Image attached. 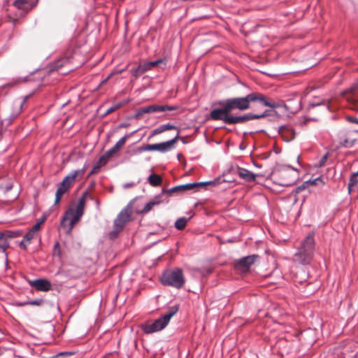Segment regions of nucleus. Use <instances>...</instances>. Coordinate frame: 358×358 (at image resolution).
<instances>
[{
    "label": "nucleus",
    "instance_id": "nucleus-40",
    "mask_svg": "<svg viewBox=\"0 0 358 358\" xmlns=\"http://www.w3.org/2000/svg\"><path fill=\"white\" fill-rule=\"evenodd\" d=\"M271 112L272 111L270 110H266L264 113H262L261 114L255 115V117H256V119H261V118L269 116L271 115Z\"/></svg>",
    "mask_w": 358,
    "mask_h": 358
},
{
    "label": "nucleus",
    "instance_id": "nucleus-49",
    "mask_svg": "<svg viewBox=\"0 0 358 358\" xmlns=\"http://www.w3.org/2000/svg\"><path fill=\"white\" fill-rule=\"evenodd\" d=\"M96 204L99 206V200H96Z\"/></svg>",
    "mask_w": 358,
    "mask_h": 358
},
{
    "label": "nucleus",
    "instance_id": "nucleus-36",
    "mask_svg": "<svg viewBox=\"0 0 358 358\" xmlns=\"http://www.w3.org/2000/svg\"><path fill=\"white\" fill-rule=\"evenodd\" d=\"M162 59H157L156 61H152V62H145L149 71L151 70L153 67L155 66H157L159 64L162 63Z\"/></svg>",
    "mask_w": 358,
    "mask_h": 358
},
{
    "label": "nucleus",
    "instance_id": "nucleus-32",
    "mask_svg": "<svg viewBox=\"0 0 358 358\" xmlns=\"http://www.w3.org/2000/svg\"><path fill=\"white\" fill-rule=\"evenodd\" d=\"M52 255L55 257H60L61 256V249L60 245L59 242H56L54 245Z\"/></svg>",
    "mask_w": 358,
    "mask_h": 358
},
{
    "label": "nucleus",
    "instance_id": "nucleus-33",
    "mask_svg": "<svg viewBox=\"0 0 358 358\" xmlns=\"http://www.w3.org/2000/svg\"><path fill=\"white\" fill-rule=\"evenodd\" d=\"M68 189V187H66V186H63L62 183H60L58 186L56 194L59 196H62Z\"/></svg>",
    "mask_w": 358,
    "mask_h": 358
},
{
    "label": "nucleus",
    "instance_id": "nucleus-15",
    "mask_svg": "<svg viewBox=\"0 0 358 358\" xmlns=\"http://www.w3.org/2000/svg\"><path fill=\"white\" fill-rule=\"evenodd\" d=\"M129 137V135H125L124 136L121 138L113 148L107 150L105 152V154L100 157L99 161H106L108 159L111 157L115 153L118 152L119 150L125 144L126 141Z\"/></svg>",
    "mask_w": 358,
    "mask_h": 358
},
{
    "label": "nucleus",
    "instance_id": "nucleus-10",
    "mask_svg": "<svg viewBox=\"0 0 358 358\" xmlns=\"http://www.w3.org/2000/svg\"><path fill=\"white\" fill-rule=\"evenodd\" d=\"M245 99L248 101V105H250V102L259 101L261 102L264 106H268L272 108H276L279 107V104L276 102L271 101L266 98L261 93H250L246 95Z\"/></svg>",
    "mask_w": 358,
    "mask_h": 358
},
{
    "label": "nucleus",
    "instance_id": "nucleus-43",
    "mask_svg": "<svg viewBox=\"0 0 358 358\" xmlns=\"http://www.w3.org/2000/svg\"><path fill=\"white\" fill-rule=\"evenodd\" d=\"M16 305L19 307H22L24 306H28V301H24V302H17L16 303Z\"/></svg>",
    "mask_w": 358,
    "mask_h": 358
},
{
    "label": "nucleus",
    "instance_id": "nucleus-5",
    "mask_svg": "<svg viewBox=\"0 0 358 358\" xmlns=\"http://www.w3.org/2000/svg\"><path fill=\"white\" fill-rule=\"evenodd\" d=\"M160 281L164 285L180 289L183 287L185 278L182 269L175 268L164 271L160 278Z\"/></svg>",
    "mask_w": 358,
    "mask_h": 358
},
{
    "label": "nucleus",
    "instance_id": "nucleus-44",
    "mask_svg": "<svg viewBox=\"0 0 358 358\" xmlns=\"http://www.w3.org/2000/svg\"><path fill=\"white\" fill-rule=\"evenodd\" d=\"M62 196H59L57 195V194H55V204H57L60 199H61Z\"/></svg>",
    "mask_w": 358,
    "mask_h": 358
},
{
    "label": "nucleus",
    "instance_id": "nucleus-27",
    "mask_svg": "<svg viewBox=\"0 0 358 358\" xmlns=\"http://www.w3.org/2000/svg\"><path fill=\"white\" fill-rule=\"evenodd\" d=\"M127 103H128V101L125 100L122 102H120V103L113 104L112 106H110V108H108L106 110V111L104 113V115H108L112 113L113 112L117 110V109H119L120 108H121L122 106H124V104H126Z\"/></svg>",
    "mask_w": 358,
    "mask_h": 358
},
{
    "label": "nucleus",
    "instance_id": "nucleus-31",
    "mask_svg": "<svg viewBox=\"0 0 358 358\" xmlns=\"http://www.w3.org/2000/svg\"><path fill=\"white\" fill-rule=\"evenodd\" d=\"M4 236H6L8 238H13L18 237L21 235V232L20 231H5L3 232Z\"/></svg>",
    "mask_w": 358,
    "mask_h": 358
},
{
    "label": "nucleus",
    "instance_id": "nucleus-16",
    "mask_svg": "<svg viewBox=\"0 0 358 358\" xmlns=\"http://www.w3.org/2000/svg\"><path fill=\"white\" fill-rule=\"evenodd\" d=\"M29 284L31 287H35L38 291L48 292L51 289V282L47 279H36L29 280Z\"/></svg>",
    "mask_w": 358,
    "mask_h": 358
},
{
    "label": "nucleus",
    "instance_id": "nucleus-28",
    "mask_svg": "<svg viewBox=\"0 0 358 358\" xmlns=\"http://www.w3.org/2000/svg\"><path fill=\"white\" fill-rule=\"evenodd\" d=\"M148 181L152 186H158L162 182V178L157 174H152L148 177Z\"/></svg>",
    "mask_w": 358,
    "mask_h": 358
},
{
    "label": "nucleus",
    "instance_id": "nucleus-30",
    "mask_svg": "<svg viewBox=\"0 0 358 358\" xmlns=\"http://www.w3.org/2000/svg\"><path fill=\"white\" fill-rule=\"evenodd\" d=\"M160 203V201H158V200H154V201H150L149 203H146V205L144 206L142 212L144 213H148L150 210H151V209L152 208V207L155 205H158Z\"/></svg>",
    "mask_w": 358,
    "mask_h": 358
},
{
    "label": "nucleus",
    "instance_id": "nucleus-29",
    "mask_svg": "<svg viewBox=\"0 0 358 358\" xmlns=\"http://www.w3.org/2000/svg\"><path fill=\"white\" fill-rule=\"evenodd\" d=\"M8 238L3 233L0 234V249L5 252L8 246Z\"/></svg>",
    "mask_w": 358,
    "mask_h": 358
},
{
    "label": "nucleus",
    "instance_id": "nucleus-11",
    "mask_svg": "<svg viewBox=\"0 0 358 358\" xmlns=\"http://www.w3.org/2000/svg\"><path fill=\"white\" fill-rule=\"evenodd\" d=\"M257 258L258 256L255 255L242 257L234 262V267L241 272H246Z\"/></svg>",
    "mask_w": 358,
    "mask_h": 358
},
{
    "label": "nucleus",
    "instance_id": "nucleus-38",
    "mask_svg": "<svg viewBox=\"0 0 358 358\" xmlns=\"http://www.w3.org/2000/svg\"><path fill=\"white\" fill-rule=\"evenodd\" d=\"M328 154H326L318 161V162L315 164V166L317 168L323 166L326 164Z\"/></svg>",
    "mask_w": 358,
    "mask_h": 358
},
{
    "label": "nucleus",
    "instance_id": "nucleus-6",
    "mask_svg": "<svg viewBox=\"0 0 358 358\" xmlns=\"http://www.w3.org/2000/svg\"><path fill=\"white\" fill-rule=\"evenodd\" d=\"M178 136L160 143L148 144L140 148L141 151H159L160 152H166L170 151L174 148Z\"/></svg>",
    "mask_w": 358,
    "mask_h": 358
},
{
    "label": "nucleus",
    "instance_id": "nucleus-46",
    "mask_svg": "<svg viewBox=\"0 0 358 358\" xmlns=\"http://www.w3.org/2000/svg\"><path fill=\"white\" fill-rule=\"evenodd\" d=\"M133 186V183H126L123 185L124 188L127 189Z\"/></svg>",
    "mask_w": 358,
    "mask_h": 358
},
{
    "label": "nucleus",
    "instance_id": "nucleus-1",
    "mask_svg": "<svg viewBox=\"0 0 358 358\" xmlns=\"http://www.w3.org/2000/svg\"><path fill=\"white\" fill-rule=\"evenodd\" d=\"M87 194L85 192L79 199L78 203L75 207L69 208L64 213L62 221V227L66 229V233L70 234L73 229L75 224L79 222L81 217L84 214L85 206V196Z\"/></svg>",
    "mask_w": 358,
    "mask_h": 358
},
{
    "label": "nucleus",
    "instance_id": "nucleus-48",
    "mask_svg": "<svg viewBox=\"0 0 358 358\" xmlns=\"http://www.w3.org/2000/svg\"><path fill=\"white\" fill-rule=\"evenodd\" d=\"M352 174H353L354 176H357V177H358V171H357V172H355V173H353Z\"/></svg>",
    "mask_w": 358,
    "mask_h": 358
},
{
    "label": "nucleus",
    "instance_id": "nucleus-8",
    "mask_svg": "<svg viewBox=\"0 0 358 358\" xmlns=\"http://www.w3.org/2000/svg\"><path fill=\"white\" fill-rule=\"evenodd\" d=\"M224 101L229 113L236 109L245 110L250 108V105H248L245 96L227 99Z\"/></svg>",
    "mask_w": 358,
    "mask_h": 358
},
{
    "label": "nucleus",
    "instance_id": "nucleus-21",
    "mask_svg": "<svg viewBox=\"0 0 358 358\" xmlns=\"http://www.w3.org/2000/svg\"><path fill=\"white\" fill-rule=\"evenodd\" d=\"M255 117V115L252 113H248L241 116L231 115V119H229L230 124H241L252 120H255L256 117Z\"/></svg>",
    "mask_w": 358,
    "mask_h": 358
},
{
    "label": "nucleus",
    "instance_id": "nucleus-7",
    "mask_svg": "<svg viewBox=\"0 0 358 358\" xmlns=\"http://www.w3.org/2000/svg\"><path fill=\"white\" fill-rule=\"evenodd\" d=\"M219 105L221 106V108H215L210 111V119L213 120H222L225 124H230L229 119H231V115H229L230 113L224 100L220 101Z\"/></svg>",
    "mask_w": 358,
    "mask_h": 358
},
{
    "label": "nucleus",
    "instance_id": "nucleus-45",
    "mask_svg": "<svg viewBox=\"0 0 358 358\" xmlns=\"http://www.w3.org/2000/svg\"><path fill=\"white\" fill-rule=\"evenodd\" d=\"M348 120H349L350 122L358 124V119L357 118L349 117Z\"/></svg>",
    "mask_w": 358,
    "mask_h": 358
},
{
    "label": "nucleus",
    "instance_id": "nucleus-37",
    "mask_svg": "<svg viewBox=\"0 0 358 358\" xmlns=\"http://www.w3.org/2000/svg\"><path fill=\"white\" fill-rule=\"evenodd\" d=\"M25 101H26V99H24L22 101H20V103L15 102V104H16L17 107L18 108V110H17V112H16L15 113H13L12 115L13 118H15L19 115V113L21 112V110L22 109V106Z\"/></svg>",
    "mask_w": 358,
    "mask_h": 358
},
{
    "label": "nucleus",
    "instance_id": "nucleus-2",
    "mask_svg": "<svg viewBox=\"0 0 358 358\" xmlns=\"http://www.w3.org/2000/svg\"><path fill=\"white\" fill-rule=\"evenodd\" d=\"M314 250V236L308 234L303 241L298 252L294 255V261L303 265L310 264L313 257Z\"/></svg>",
    "mask_w": 358,
    "mask_h": 358
},
{
    "label": "nucleus",
    "instance_id": "nucleus-13",
    "mask_svg": "<svg viewBox=\"0 0 358 358\" xmlns=\"http://www.w3.org/2000/svg\"><path fill=\"white\" fill-rule=\"evenodd\" d=\"M342 94L353 106L354 109H358V83L345 90Z\"/></svg>",
    "mask_w": 358,
    "mask_h": 358
},
{
    "label": "nucleus",
    "instance_id": "nucleus-22",
    "mask_svg": "<svg viewBox=\"0 0 358 358\" xmlns=\"http://www.w3.org/2000/svg\"><path fill=\"white\" fill-rule=\"evenodd\" d=\"M36 235V233H34L31 230H29L24 236L23 239L20 243V247L24 250H27V246L29 245L31 240L33 239Z\"/></svg>",
    "mask_w": 358,
    "mask_h": 358
},
{
    "label": "nucleus",
    "instance_id": "nucleus-19",
    "mask_svg": "<svg viewBox=\"0 0 358 358\" xmlns=\"http://www.w3.org/2000/svg\"><path fill=\"white\" fill-rule=\"evenodd\" d=\"M37 0H15L13 5L18 9L28 11L36 4Z\"/></svg>",
    "mask_w": 358,
    "mask_h": 358
},
{
    "label": "nucleus",
    "instance_id": "nucleus-34",
    "mask_svg": "<svg viewBox=\"0 0 358 358\" xmlns=\"http://www.w3.org/2000/svg\"><path fill=\"white\" fill-rule=\"evenodd\" d=\"M73 354L74 353L73 352H61L53 356L52 358H66L73 355Z\"/></svg>",
    "mask_w": 358,
    "mask_h": 358
},
{
    "label": "nucleus",
    "instance_id": "nucleus-25",
    "mask_svg": "<svg viewBox=\"0 0 358 358\" xmlns=\"http://www.w3.org/2000/svg\"><path fill=\"white\" fill-rule=\"evenodd\" d=\"M176 128V127L174 125L171 124L169 123L165 124H162V125H160L159 127H158L157 128H156L155 129H154L152 131V135L159 134H161V133H162V132H164L165 131L171 130V129H174Z\"/></svg>",
    "mask_w": 358,
    "mask_h": 358
},
{
    "label": "nucleus",
    "instance_id": "nucleus-12",
    "mask_svg": "<svg viewBox=\"0 0 358 358\" xmlns=\"http://www.w3.org/2000/svg\"><path fill=\"white\" fill-rule=\"evenodd\" d=\"M85 171L86 166H85L83 169L71 171L63 179L61 183L63 186L69 189L76 180H80L83 178Z\"/></svg>",
    "mask_w": 358,
    "mask_h": 358
},
{
    "label": "nucleus",
    "instance_id": "nucleus-26",
    "mask_svg": "<svg viewBox=\"0 0 358 358\" xmlns=\"http://www.w3.org/2000/svg\"><path fill=\"white\" fill-rule=\"evenodd\" d=\"M188 220L189 219L186 217H180L175 222L174 226L177 229L182 230L186 227Z\"/></svg>",
    "mask_w": 358,
    "mask_h": 358
},
{
    "label": "nucleus",
    "instance_id": "nucleus-9",
    "mask_svg": "<svg viewBox=\"0 0 358 358\" xmlns=\"http://www.w3.org/2000/svg\"><path fill=\"white\" fill-rule=\"evenodd\" d=\"M176 109L175 106H170L167 105L159 106V105H150L139 108L135 115V117L138 119L142 117L145 113H152L157 112H164L166 110H173Z\"/></svg>",
    "mask_w": 358,
    "mask_h": 358
},
{
    "label": "nucleus",
    "instance_id": "nucleus-4",
    "mask_svg": "<svg viewBox=\"0 0 358 358\" xmlns=\"http://www.w3.org/2000/svg\"><path fill=\"white\" fill-rule=\"evenodd\" d=\"M133 210L130 204L123 208L113 222V229L109 233L110 239L116 238L119 234L123 230L125 225L131 220Z\"/></svg>",
    "mask_w": 358,
    "mask_h": 358
},
{
    "label": "nucleus",
    "instance_id": "nucleus-20",
    "mask_svg": "<svg viewBox=\"0 0 358 358\" xmlns=\"http://www.w3.org/2000/svg\"><path fill=\"white\" fill-rule=\"evenodd\" d=\"M236 175L247 182H253L256 179V175L250 171L238 167L236 171Z\"/></svg>",
    "mask_w": 358,
    "mask_h": 358
},
{
    "label": "nucleus",
    "instance_id": "nucleus-3",
    "mask_svg": "<svg viewBox=\"0 0 358 358\" xmlns=\"http://www.w3.org/2000/svg\"><path fill=\"white\" fill-rule=\"evenodd\" d=\"M178 310V307L177 306L169 307L167 312L163 316L152 322H148L143 324L142 326L143 331L145 334H152L164 329Z\"/></svg>",
    "mask_w": 358,
    "mask_h": 358
},
{
    "label": "nucleus",
    "instance_id": "nucleus-50",
    "mask_svg": "<svg viewBox=\"0 0 358 358\" xmlns=\"http://www.w3.org/2000/svg\"><path fill=\"white\" fill-rule=\"evenodd\" d=\"M357 131V132H358V130H357V131Z\"/></svg>",
    "mask_w": 358,
    "mask_h": 358
},
{
    "label": "nucleus",
    "instance_id": "nucleus-23",
    "mask_svg": "<svg viewBox=\"0 0 358 358\" xmlns=\"http://www.w3.org/2000/svg\"><path fill=\"white\" fill-rule=\"evenodd\" d=\"M148 71H149V69H148L146 64L144 63L143 64L138 65L136 68H132L130 70V72H131V75L135 78H138L139 76H141V75H143V73H145V72H147Z\"/></svg>",
    "mask_w": 358,
    "mask_h": 358
},
{
    "label": "nucleus",
    "instance_id": "nucleus-42",
    "mask_svg": "<svg viewBox=\"0 0 358 358\" xmlns=\"http://www.w3.org/2000/svg\"><path fill=\"white\" fill-rule=\"evenodd\" d=\"M319 182H322L324 184V182L322 181L321 178H317L316 179L313 180L311 183L313 185H317Z\"/></svg>",
    "mask_w": 358,
    "mask_h": 358
},
{
    "label": "nucleus",
    "instance_id": "nucleus-41",
    "mask_svg": "<svg viewBox=\"0 0 358 358\" xmlns=\"http://www.w3.org/2000/svg\"><path fill=\"white\" fill-rule=\"evenodd\" d=\"M42 222H36L31 228L30 230H31L32 231H34V233H36L37 234V232L39 230L40 227H41V224Z\"/></svg>",
    "mask_w": 358,
    "mask_h": 358
},
{
    "label": "nucleus",
    "instance_id": "nucleus-47",
    "mask_svg": "<svg viewBox=\"0 0 358 358\" xmlns=\"http://www.w3.org/2000/svg\"><path fill=\"white\" fill-rule=\"evenodd\" d=\"M127 124L122 123L120 124L119 127H127Z\"/></svg>",
    "mask_w": 358,
    "mask_h": 358
},
{
    "label": "nucleus",
    "instance_id": "nucleus-35",
    "mask_svg": "<svg viewBox=\"0 0 358 358\" xmlns=\"http://www.w3.org/2000/svg\"><path fill=\"white\" fill-rule=\"evenodd\" d=\"M357 184H358V177L352 174L350 176V182L348 183L349 189H351V187L357 185Z\"/></svg>",
    "mask_w": 358,
    "mask_h": 358
},
{
    "label": "nucleus",
    "instance_id": "nucleus-24",
    "mask_svg": "<svg viewBox=\"0 0 358 358\" xmlns=\"http://www.w3.org/2000/svg\"><path fill=\"white\" fill-rule=\"evenodd\" d=\"M13 187V181L10 179H5L0 182V191L6 194L12 189Z\"/></svg>",
    "mask_w": 358,
    "mask_h": 358
},
{
    "label": "nucleus",
    "instance_id": "nucleus-39",
    "mask_svg": "<svg viewBox=\"0 0 358 358\" xmlns=\"http://www.w3.org/2000/svg\"><path fill=\"white\" fill-rule=\"evenodd\" d=\"M43 300L42 299H37L35 300L28 301V306H40L42 305Z\"/></svg>",
    "mask_w": 358,
    "mask_h": 358
},
{
    "label": "nucleus",
    "instance_id": "nucleus-14",
    "mask_svg": "<svg viewBox=\"0 0 358 358\" xmlns=\"http://www.w3.org/2000/svg\"><path fill=\"white\" fill-rule=\"evenodd\" d=\"M214 184H215V182L213 181V180L206 181V182H201L187 183V184L173 187L166 190V192L170 194V193H173V192H178V191H189V190H192L196 187H202V186H205V185H214Z\"/></svg>",
    "mask_w": 358,
    "mask_h": 358
},
{
    "label": "nucleus",
    "instance_id": "nucleus-18",
    "mask_svg": "<svg viewBox=\"0 0 358 358\" xmlns=\"http://www.w3.org/2000/svg\"><path fill=\"white\" fill-rule=\"evenodd\" d=\"M356 141V138L352 137L351 131L341 134L339 136V145L345 148H352Z\"/></svg>",
    "mask_w": 358,
    "mask_h": 358
},
{
    "label": "nucleus",
    "instance_id": "nucleus-17",
    "mask_svg": "<svg viewBox=\"0 0 358 358\" xmlns=\"http://www.w3.org/2000/svg\"><path fill=\"white\" fill-rule=\"evenodd\" d=\"M279 134L286 142L292 141L296 136V132L291 125H282L278 128Z\"/></svg>",
    "mask_w": 358,
    "mask_h": 358
}]
</instances>
